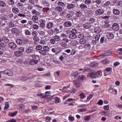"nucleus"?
Masks as SVG:
<instances>
[{
  "label": "nucleus",
  "instance_id": "1",
  "mask_svg": "<svg viewBox=\"0 0 122 122\" xmlns=\"http://www.w3.org/2000/svg\"><path fill=\"white\" fill-rule=\"evenodd\" d=\"M68 42V40L66 38H64L61 41V44L64 47H66L67 46V43Z\"/></svg>",
  "mask_w": 122,
  "mask_h": 122
},
{
  "label": "nucleus",
  "instance_id": "2",
  "mask_svg": "<svg viewBox=\"0 0 122 122\" xmlns=\"http://www.w3.org/2000/svg\"><path fill=\"white\" fill-rule=\"evenodd\" d=\"M1 72H3L5 74H7L9 76H12L14 75L13 72L9 70H7L5 71H1Z\"/></svg>",
  "mask_w": 122,
  "mask_h": 122
},
{
  "label": "nucleus",
  "instance_id": "3",
  "mask_svg": "<svg viewBox=\"0 0 122 122\" xmlns=\"http://www.w3.org/2000/svg\"><path fill=\"white\" fill-rule=\"evenodd\" d=\"M104 10L102 8L98 9L96 10L95 12V14L97 15H100L103 14L104 13Z\"/></svg>",
  "mask_w": 122,
  "mask_h": 122
},
{
  "label": "nucleus",
  "instance_id": "4",
  "mask_svg": "<svg viewBox=\"0 0 122 122\" xmlns=\"http://www.w3.org/2000/svg\"><path fill=\"white\" fill-rule=\"evenodd\" d=\"M39 21L41 24L40 25V27L42 28H44L45 26V20L44 19H41Z\"/></svg>",
  "mask_w": 122,
  "mask_h": 122
},
{
  "label": "nucleus",
  "instance_id": "5",
  "mask_svg": "<svg viewBox=\"0 0 122 122\" xmlns=\"http://www.w3.org/2000/svg\"><path fill=\"white\" fill-rule=\"evenodd\" d=\"M119 25L117 23H114L113 24L112 28L113 30L117 31L119 30Z\"/></svg>",
  "mask_w": 122,
  "mask_h": 122
},
{
  "label": "nucleus",
  "instance_id": "6",
  "mask_svg": "<svg viewBox=\"0 0 122 122\" xmlns=\"http://www.w3.org/2000/svg\"><path fill=\"white\" fill-rule=\"evenodd\" d=\"M112 68L111 67H107L103 71L104 72V75L105 76H106L108 74V73L106 72V71L107 72H109L112 71Z\"/></svg>",
  "mask_w": 122,
  "mask_h": 122
},
{
  "label": "nucleus",
  "instance_id": "7",
  "mask_svg": "<svg viewBox=\"0 0 122 122\" xmlns=\"http://www.w3.org/2000/svg\"><path fill=\"white\" fill-rule=\"evenodd\" d=\"M95 78L100 77L102 75V71H98L95 72Z\"/></svg>",
  "mask_w": 122,
  "mask_h": 122
},
{
  "label": "nucleus",
  "instance_id": "8",
  "mask_svg": "<svg viewBox=\"0 0 122 122\" xmlns=\"http://www.w3.org/2000/svg\"><path fill=\"white\" fill-rule=\"evenodd\" d=\"M9 46L11 49H15L16 47V45L13 42H10L9 44Z\"/></svg>",
  "mask_w": 122,
  "mask_h": 122
},
{
  "label": "nucleus",
  "instance_id": "9",
  "mask_svg": "<svg viewBox=\"0 0 122 122\" xmlns=\"http://www.w3.org/2000/svg\"><path fill=\"white\" fill-rule=\"evenodd\" d=\"M104 23L105 24L103 25V27L104 28H107L110 27V25L109 24L110 22L108 20H106L104 21Z\"/></svg>",
  "mask_w": 122,
  "mask_h": 122
},
{
  "label": "nucleus",
  "instance_id": "10",
  "mask_svg": "<svg viewBox=\"0 0 122 122\" xmlns=\"http://www.w3.org/2000/svg\"><path fill=\"white\" fill-rule=\"evenodd\" d=\"M107 37L109 39H112L114 37L113 34L112 33L109 32L107 34Z\"/></svg>",
  "mask_w": 122,
  "mask_h": 122
},
{
  "label": "nucleus",
  "instance_id": "11",
  "mask_svg": "<svg viewBox=\"0 0 122 122\" xmlns=\"http://www.w3.org/2000/svg\"><path fill=\"white\" fill-rule=\"evenodd\" d=\"M43 49L44 51L42 50H40L39 51L40 53H44L45 51H49V48L47 46H45L43 47Z\"/></svg>",
  "mask_w": 122,
  "mask_h": 122
},
{
  "label": "nucleus",
  "instance_id": "12",
  "mask_svg": "<svg viewBox=\"0 0 122 122\" xmlns=\"http://www.w3.org/2000/svg\"><path fill=\"white\" fill-rule=\"evenodd\" d=\"M95 72H92L88 74L87 77L92 79L95 78Z\"/></svg>",
  "mask_w": 122,
  "mask_h": 122
},
{
  "label": "nucleus",
  "instance_id": "13",
  "mask_svg": "<svg viewBox=\"0 0 122 122\" xmlns=\"http://www.w3.org/2000/svg\"><path fill=\"white\" fill-rule=\"evenodd\" d=\"M38 62V60L35 59H32L30 61V64L32 65H34L35 64H37Z\"/></svg>",
  "mask_w": 122,
  "mask_h": 122
},
{
  "label": "nucleus",
  "instance_id": "14",
  "mask_svg": "<svg viewBox=\"0 0 122 122\" xmlns=\"http://www.w3.org/2000/svg\"><path fill=\"white\" fill-rule=\"evenodd\" d=\"M72 23L69 21H67L65 22L64 23L65 26L66 27H69L71 25Z\"/></svg>",
  "mask_w": 122,
  "mask_h": 122
},
{
  "label": "nucleus",
  "instance_id": "15",
  "mask_svg": "<svg viewBox=\"0 0 122 122\" xmlns=\"http://www.w3.org/2000/svg\"><path fill=\"white\" fill-rule=\"evenodd\" d=\"M94 31L95 33H98L101 32V30L100 27H98L95 28Z\"/></svg>",
  "mask_w": 122,
  "mask_h": 122
},
{
  "label": "nucleus",
  "instance_id": "16",
  "mask_svg": "<svg viewBox=\"0 0 122 122\" xmlns=\"http://www.w3.org/2000/svg\"><path fill=\"white\" fill-rule=\"evenodd\" d=\"M92 25L90 23H86L84 25V27L86 29H88L90 28Z\"/></svg>",
  "mask_w": 122,
  "mask_h": 122
},
{
  "label": "nucleus",
  "instance_id": "17",
  "mask_svg": "<svg viewBox=\"0 0 122 122\" xmlns=\"http://www.w3.org/2000/svg\"><path fill=\"white\" fill-rule=\"evenodd\" d=\"M53 25V23L51 22L48 23L47 24V27L49 29L51 28Z\"/></svg>",
  "mask_w": 122,
  "mask_h": 122
},
{
  "label": "nucleus",
  "instance_id": "18",
  "mask_svg": "<svg viewBox=\"0 0 122 122\" xmlns=\"http://www.w3.org/2000/svg\"><path fill=\"white\" fill-rule=\"evenodd\" d=\"M113 13L117 15H118L120 14L119 11L117 9H115L113 10Z\"/></svg>",
  "mask_w": 122,
  "mask_h": 122
},
{
  "label": "nucleus",
  "instance_id": "19",
  "mask_svg": "<svg viewBox=\"0 0 122 122\" xmlns=\"http://www.w3.org/2000/svg\"><path fill=\"white\" fill-rule=\"evenodd\" d=\"M12 11L14 13L16 14L18 13L19 12V11L18 9V8L15 7H14L12 8Z\"/></svg>",
  "mask_w": 122,
  "mask_h": 122
},
{
  "label": "nucleus",
  "instance_id": "20",
  "mask_svg": "<svg viewBox=\"0 0 122 122\" xmlns=\"http://www.w3.org/2000/svg\"><path fill=\"white\" fill-rule=\"evenodd\" d=\"M55 10L59 13L61 12L62 11V9L60 6L56 7L55 8Z\"/></svg>",
  "mask_w": 122,
  "mask_h": 122
},
{
  "label": "nucleus",
  "instance_id": "21",
  "mask_svg": "<svg viewBox=\"0 0 122 122\" xmlns=\"http://www.w3.org/2000/svg\"><path fill=\"white\" fill-rule=\"evenodd\" d=\"M16 42L19 45H22L24 43L22 39H20L17 40Z\"/></svg>",
  "mask_w": 122,
  "mask_h": 122
},
{
  "label": "nucleus",
  "instance_id": "22",
  "mask_svg": "<svg viewBox=\"0 0 122 122\" xmlns=\"http://www.w3.org/2000/svg\"><path fill=\"white\" fill-rule=\"evenodd\" d=\"M77 37L76 35L72 33L71 34L69 35V37L71 39H74Z\"/></svg>",
  "mask_w": 122,
  "mask_h": 122
},
{
  "label": "nucleus",
  "instance_id": "23",
  "mask_svg": "<svg viewBox=\"0 0 122 122\" xmlns=\"http://www.w3.org/2000/svg\"><path fill=\"white\" fill-rule=\"evenodd\" d=\"M18 112L16 111L15 112H10V113L8 115L9 116L11 117H14L17 114Z\"/></svg>",
  "mask_w": 122,
  "mask_h": 122
},
{
  "label": "nucleus",
  "instance_id": "24",
  "mask_svg": "<svg viewBox=\"0 0 122 122\" xmlns=\"http://www.w3.org/2000/svg\"><path fill=\"white\" fill-rule=\"evenodd\" d=\"M12 33L14 34L15 33H17L18 32V29L15 28H13L11 30Z\"/></svg>",
  "mask_w": 122,
  "mask_h": 122
},
{
  "label": "nucleus",
  "instance_id": "25",
  "mask_svg": "<svg viewBox=\"0 0 122 122\" xmlns=\"http://www.w3.org/2000/svg\"><path fill=\"white\" fill-rule=\"evenodd\" d=\"M33 48L32 47H30L27 49L26 50V51L28 53H31L33 52Z\"/></svg>",
  "mask_w": 122,
  "mask_h": 122
},
{
  "label": "nucleus",
  "instance_id": "26",
  "mask_svg": "<svg viewBox=\"0 0 122 122\" xmlns=\"http://www.w3.org/2000/svg\"><path fill=\"white\" fill-rule=\"evenodd\" d=\"M72 15L70 14H67L65 17V18L67 20H71L72 18Z\"/></svg>",
  "mask_w": 122,
  "mask_h": 122
},
{
  "label": "nucleus",
  "instance_id": "27",
  "mask_svg": "<svg viewBox=\"0 0 122 122\" xmlns=\"http://www.w3.org/2000/svg\"><path fill=\"white\" fill-rule=\"evenodd\" d=\"M80 7L81 9H84L86 8L87 6L86 4H82L80 5Z\"/></svg>",
  "mask_w": 122,
  "mask_h": 122
},
{
  "label": "nucleus",
  "instance_id": "28",
  "mask_svg": "<svg viewBox=\"0 0 122 122\" xmlns=\"http://www.w3.org/2000/svg\"><path fill=\"white\" fill-rule=\"evenodd\" d=\"M80 97V98L81 99H82L85 98L86 96L85 93H81L79 95Z\"/></svg>",
  "mask_w": 122,
  "mask_h": 122
},
{
  "label": "nucleus",
  "instance_id": "29",
  "mask_svg": "<svg viewBox=\"0 0 122 122\" xmlns=\"http://www.w3.org/2000/svg\"><path fill=\"white\" fill-rule=\"evenodd\" d=\"M57 50H58V49L56 48H53L51 49V51L53 53H58L61 51L60 50L57 51Z\"/></svg>",
  "mask_w": 122,
  "mask_h": 122
},
{
  "label": "nucleus",
  "instance_id": "30",
  "mask_svg": "<svg viewBox=\"0 0 122 122\" xmlns=\"http://www.w3.org/2000/svg\"><path fill=\"white\" fill-rule=\"evenodd\" d=\"M25 33V35L30 36L31 35V33L30 31L28 29H26L24 30Z\"/></svg>",
  "mask_w": 122,
  "mask_h": 122
},
{
  "label": "nucleus",
  "instance_id": "31",
  "mask_svg": "<svg viewBox=\"0 0 122 122\" xmlns=\"http://www.w3.org/2000/svg\"><path fill=\"white\" fill-rule=\"evenodd\" d=\"M31 13L33 14H35L36 15H38L40 14L39 12L35 9H34L32 11Z\"/></svg>",
  "mask_w": 122,
  "mask_h": 122
},
{
  "label": "nucleus",
  "instance_id": "32",
  "mask_svg": "<svg viewBox=\"0 0 122 122\" xmlns=\"http://www.w3.org/2000/svg\"><path fill=\"white\" fill-rule=\"evenodd\" d=\"M54 39L56 41H59L60 40L61 38L59 36L56 35L54 36Z\"/></svg>",
  "mask_w": 122,
  "mask_h": 122
},
{
  "label": "nucleus",
  "instance_id": "33",
  "mask_svg": "<svg viewBox=\"0 0 122 122\" xmlns=\"http://www.w3.org/2000/svg\"><path fill=\"white\" fill-rule=\"evenodd\" d=\"M82 15V13L80 11H78L76 13V16L77 17H81Z\"/></svg>",
  "mask_w": 122,
  "mask_h": 122
},
{
  "label": "nucleus",
  "instance_id": "34",
  "mask_svg": "<svg viewBox=\"0 0 122 122\" xmlns=\"http://www.w3.org/2000/svg\"><path fill=\"white\" fill-rule=\"evenodd\" d=\"M79 73L77 71L72 72L71 74L72 76H74L76 77H77L79 76Z\"/></svg>",
  "mask_w": 122,
  "mask_h": 122
},
{
  "label": "nucleus",
  "instance_id": "35",
  "mask_svg": "<svg viewBox=\"0 0 122 122\" xmlns=\"http://www.w3.org/2000/svg\"><path fill=\"white\" fill-rule=\"evenodd\" d=\"M102 63L104 65H106L108 63L109 61L107 59H105L101 61Z\"/></svg>",
  "mask_w": 122,
  "mask_h": 122
},
{
  "label": "nucleus",
  "instance_id": "36",
  "mask_svg": "<svg viewBox=\"0 0 122 122\" xmlns=\"http://www.w3.org/2000/svg\"><path fill=\"white\" fill-rule=\"evenodd\" d=\"M74 5L73 4H71L68 5L67 6V8L68 9H70L73 8Z\"/></svg>",
  "mask_w": 122,
  "mask_h": 122
},
{
  "label": "nucleus",
  "instance_id": "37",
  "mask_svg": "<svg viewBox=\"0 0 122 122\" xmlns=\"http://www.w3.org/2000/svg\"><path fill=\"white\" fill-rule=\"evenodd\" d=\"M86 40L84 38L80 39L79 41V43L81 44H84L86 42Z\"/></svg>",
  "mask_w": 122,
  "mask_h": 122
},
{
  "label": "nucleus",
  "instance_id": "38",
  "mask_svg": "<svg viewBox=\"0 0 122 122\" xmlns=\"http://www.w3.org/2000/svg\"><path fill=\"white\" fill-rule=\"evenodd\" d=\"M10 107V105L8 102H6L5 103V106L4 107L5 109H7Z\"/></svg>",
  "mask_w": 122,
  "mask_h": 122
},
{
  "label": "nucleus",
  "instance_id": "39",
  "mask_svg": "<svg viewBox=\"0 0 122 122\" xmlns=\"http://www.w3.org/2000/svg\"><path fill=\"white\" fill-rule=\"evenodd\" d=\"M38 32L39 35L42 37L44 36L45 35V32L43 31H38Z\"/></svg>",
  "mask_w": 122,
  "mask_h": 122
},
{
  "label": "nucleus",
  "instance_id": "40",
  "mask_svg": "<svg viewBox=\"0 0 122 122\" xmlns=\"http://www.w3.org/2000/svg\"><path fill=\"white\" fill-rule=\"evenodd\" d=\"M84 47L86 49L89 50L90 49L91 46L89 44H86L84 45Z\"/></svg>",
  "mask_w": 122,
  "mask_h": 122
},
{
  "label": "nucleus",
  "instance_id": "41",
  "mask_svg": "<svg viewBox=\"0 0 122 122\" xmlns=\"http://www.w3.org/2000/svg\"><path fill=\"white\" fill-rule=\"evenodd\" d=\"M38 17L36 16H34L32 17V20H33L34 22L36 23V21L38 20Z\"/></svg>",
  "mask_w": 122,
  "mask_h": 122
},
{
  "label": "nucleus",
  "instance_id": "42",
  "mask_svg": "<svg viewBox=\"0 0 122 122\" xmlns=\"http://www.w3.org/2000/svg\"><path fill=\"white\" fill-rule=\"evenodd\" d=\"M6 6V3L3 1H0V6L4 7Z\"/></svg>",
  "mask_w": 122,
  "mask_h": 122
},
{
  "label": "nucleus",
  "instance_id": "43",
  "mask_svg": "<svg viewBox=\"0 0 122 122\" xmlns=\"http://www.w3.org/2000/svg\"><path fill=\"white\" fill-rule=\"evenodd\" d=\"M25 50L24 48L23 47H21L19 48V51H16L15 53H17V52H18V53H20V52L21 53L23 52Z\"/></svg>",
  "mask_w": 122,
  "mask_h": 122
},
{
  "label": "nucleus",
  "instance_id": "44",
  "mask_svg": "<svg viewBox=\"0 0 122 122\" xmlns=\"http://www.w3.org/2000/svg\"><path fill=\"white\" fill-rule=\"evenodd\" d=\"M9 5H12L14 4V1L13 0H9L7 1Z\"/></svg>",
  "mask_w": 122,
  "mask_h": 122
},
{
  "label": "nucleus",
  "instance_id": "45",
  "mask_svg": "<svg viewBox=\"0 0 122 122\" xmlns=\"http://www.w3.org/2000/svg\"><path fill=\"white\" fill-rule=\"evenodd\" d=\"M78 38L80 39L84 38V35L82 33H81L78 35Z\"/></svg>",
  "mask_w": 122,
  "mask_h": 122
},
{
  "label": "nucleus",
  "instance_id": "46",
  "mask_svg": "<svg viewBox=\"0 0 122 122\" xmlns=\"http://www.w3.org/2000/svg\"><path fill=\"white\" fill-rule=\"evenodd\" d=\"M106 39H105L104 36H102L100 39V43H103L104 41L105 42L106 40Z\"/></svg>",
  "mask_w": 122,
  "mask_h": 122
},
{
  "label": "nucleus",
  "instance_id": "47",
  "mask_svg": "<svg viewBox=\"0 0 122 122\" xmlns=\"http://www.w3.org/2000/svg\"><path fill=\"white\" fill-rule=\"evenodd\" d=\"M100 36V35L99 34H98L96 35L95 37V39L96 41H98Z\"/></svg>",
  "mask_w": 122,
  "mask_h": 122
},
{
  "label": "nucleus",
  "instance_id": "48",
  "mask_svg": "<svg viewBox=\"0 0 122 122\" xmlns=\"http://www.w3.org/2000/svg\"><path fill=\"white\" fill-rule=\"evenodd\" d=\"M2 40H4V42H8L9 41L7 37H3L2 38Z\"/></svg>",
  "mask_w": 122,
  "mask_h": 122
},
{
  "label": "nucleus",
  "instance_id": "49",
  "mask_svg": "<svg viewBox=\"0 0 122 122\" xmlns=\"http://www.w3.org/2000/svg\"><path fill=\"white\" fill-rule=\"evenodd\" d=\"M43 4L45 6H48L49 5V2L47 1H44L42 2Z\"/></svg>",
  "mask_w": 122,
  "mask_h": 122
},
{
  "label": "nucleus",
  "instance_id": "50",
  "mask_svg": "<svg viewBox=\"0 0 122 122\" xmlns=\"http://www.w3.org/2000/svg\"><path fill=\"white\" fill-rule=\"evenodd\" d=\"M91 0H86L84 2L85 4L87 5H89L91 3Z\"/></svg>",
  "mask_w": 122,
  "mask_h": 122
},
{
  "label": "nucleus",
  "instance_id": "51",
  "mask_svg": "<svg viewBox=\"0 0 122 122\" xmlns=\"http://www.w3.org/2000/svg\"><path fill=\"white\" fill-rule=\"evenodd\" d=\"M50 41L51 43L52 44H54L56 42V41L54 38H51L50 40Z\"/></svg>",
  "mask_w": 122,
  "mask_h": 122
},
{
  "label": "nucleus",
  "instance_id": "52",
  "mask_svg": "<svg viewBox=\"0 0 122 122\" xmlns=\"http://www.w3.org/2000/svg\"><path fill=\"white\" fill-rule=\"evenodd\" d=\"M32 34L34 37H36L38 35L37 32L36 31H33L32 32Z\"/></svg>",
  "mask_w": 122,
  "mask_h": 122
},
{
  "label": "nucleus",
  "instance_id": "53",
  "mask_svg": "<svg viewBox=\"0 0 122 122\" xmlns=\"http://www.w3.org/2000/svg\"><path fill=\"white\" fill-rule=\"evenodd\" d=\"M110 4V2L109 1H107L106 2V3L104 5V6L105 7H107Z\"/></svg>",
  "mask_w": 122,
  "mask_h": 122
},
{
  "label": "nucleus",
  "instance_id": "54",
  "mask_svg": "<svg viewBox=\"0 0 122 122\" xmlns=\"http://www.w3.org/2000/svg\"><path fill=\"white\" fill-rule=\"evenodd\" d=\"M57 4L59 6H62L63 7L65 5L63 3L61 2H59Z\"/></svg>",
  "mask_w": 122,
  "mask_h": 122
},
{
  "label": "nucleus",
  "instance_id": "55",
  "mask_svg": "<svg viewBox=\"0 0 122 122\" xmlns=\"http://www.w3.org/2000/svg\"><path fill=\"white\" fill-rule=\"evenodd\" d=\"M33 28L35 30H37L38 29L39 27L37 25L34 24L33 25Z\"/></svg>",
  "mask_w": 122,
  "mask_h": 122
},
{
  "label": "nucleus",
  "instance_id": "56",
  "mask_svg": "<svg viewBox=\"0 0 122 122\" xmlns=\"http://www.w3.org/2000/svg\"><path fill=\"white\" fill-rule=\"evenodd\" d=\"M45 119L46 122H50L51 120V118L49 117H46Z\"/></svg>",
  "mask_w": 122,
  "mask_h": 122
},
{
  "label": "nucleus",
  "instance_id": "57",
  "mask_svg": "<svg viewBox=\"0 0 122 122\" xmlns=\"http://www.w3.org/2000/svg\"><path fill=\"white\" fill-rule=\"evenodd\" d=\"M93 96V95L91 94L89 96L87 97L86 101H89L90 100L92 97Z\"/></svg>",
  "mask_w": 122,
  "mask_h": 122
},
{
  "label": "nucleus",
  "instance_id": "58",
  "mask_svg": "<svg viewBox=\"0 0 122 122\" xmlns=\"http://www.w3.org/2000/svg\"><path fill=\"white\" fill-rule=\"evenodd\" d=\"M71 32L72 34L76 35L77 33V31L76 29H74L72 30Z\"/></svg>",
  "mask_w": 122,
  "mask_h": 122
},
{
  "label": "nucleus",
  "instance_id": "59",
  "mask_svg": "<svg viewBox=\"0 0 122 122\" xmlns=\"http://www.w3.org/2000/svg\"><path fill=\"white\" fill-rule=\"evenodd\" d=\"M37 0H29V1L31 4L34 5Z\"/></svg>",
  "mask_w": 122,
  "mask_h": 122
},
{
  "label": "nucleus",
  "instance_id": "60",
  "mask_svg": "<svg viewBox=\"0 0 122 122\" xmlns=\"http://www.w3.org/2000/svg\"><path fill=\"white\" fill-rule=\"evenodd\" d=\"M97 103L98 105H102L103 104V101L102 100H100Z\"/></svg>",
  "mask_w": 122,
  "mask_h": 122
},
{
  "label": "nucleus",
  "instance_id": "61",
  "mask_svg": "<svg viewBox=\"0 0 122 122\" xmlns=\"http://www.w3.org/2000/svg\"><path fill=\"white\" fill-rule=\"evenodd\" d=\"M17 16L20 17H25V15L23 14L20 13L18 14Z\"/></svg>",
  "mask_w": 122,
  "mask_h": 122
},
{
  "label": "nucleus",
  "instance_id": "62",
  "mask_svg": "<svg viewBox=\"0 0 122 122\" xmlns=\"http://www.w3.org/2000/svg\"><path fill=\"white\" fill-rule=\"evenodd\" d=\"M15 26V25L12 22L10 23L9 25V27L10 28H12L14 27Z\"/></svg>",
  "mask_w": 122,
  "mask_h": 122
},
{
  "label": "nucleus",
  "instance_id": "63",
  "mask_svg": "<svg viewBox=\"0 0 122 122\" xmlns=\"http://www.w3.org/2000/svg\"><path fill=\"white\" fill-rule=\"evenodd\" d=\"M109 105L104 106L103 107L104 109L106 110H108L109 109Z\"/></svg>",
  "mask_w": 122,
  "mask_h": 122
},
{
  "label": "nucleus",
  "instance_id": "64",
  "mask_svg": "<svg viewBox=\"0 0 122 122\" xmlns=\"http://www.w3.org/2000/svg\"><path fill=\"white\" fill-rule=\"evenodd\" d=\"M5 122H17L15 119H12L10 120L6 121Z\"/></svg>",
  "mask_w": 122,
  "mask_h": 122
}]
</instances>
